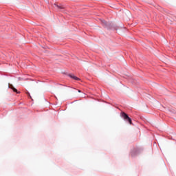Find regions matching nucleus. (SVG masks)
<instances>
[{
    "label": "nucleus",
    "instance_id": "nucleus-3",
    "mask_svg": "<svg viewBox=\"0 0 176 176\" xmlns=\"http://www.w3.org/2000/svg\"><path fill=\"white\" fill-rule=\"evenodd\" d=\"M13 91L14 92V93H16L17 94H19V93H20L19 91H17V89H16V88H13Z\"/></svg>",
    "mask_w": 176,
    "mask_h": 176
},
{
    "label": "nucleus",
    "instance_id": "nucleus-7",
    "mask_svg": "<svg viewBox=\"0 0 176 176\" xmlns=\"http://www.w3.org/2000/svg\"><path fill=\"white\" fill-rule=\"evenodd\" d=\"M78 92L80 93V90H78Z\"/></svg>",
    "mask_w": 176,
    "mask_h": 176
},
{
    "label": "nucleus",
    "instance_id": "nucleus-4",
    "mask_svg": "<svg viewBox=\"0 0 176 176\" xmlns=\"http://www.w3.org/2000/svg\"><path fill=\"white\" fill-rule=\"evenodd\" d=\"M9 88L12 89V90H13V89H14V87H13L12 85H9Z\"/></svg>",
    "mask_w": 176,
    "mask_h": 176
},
{
    "label": "nucleus",
    "instance_id": "nucleus-5",
    "mask_svg": "<svg viewBox=\"0 0 176 176\" xmlns=\"http://www.w3.org/2000/svg\"><path fill=\"white\" fill-rule=\"evenodd\" d=\"M57 6L58 9H63V8L60 6Z\"/></svg>",
    "mask_w": 176,
    "mask_h": 176
},
{
    "label": "nucleus",
    "instance_id": "nucleus-2",
    "mask_svg": "<svg viewBox=\"0 0 176 176\" xmlns=\"http://www.w3.org/2000/svg\"><path fill=\"white\" fill-rule=\"evenodd\" d=\"M69 76L72 78V79H74V80H80L79 78L74 76V74H69Z\"/></svg>",
    "mask_w": 176,
    "mask_h": 176
},
{
    "label": "nucleus",
    "instance_id": "nucleus-6",
    "mask_svg": "<svg viewBox=\"0 0 176 176\" xmlns=\"http://www.w3.org/2000/svg\"><path fill=\"white\" fill-rule=\"evenodd\" d=\"M27 94L29 96V97L31 98V95L30 94V92H28Z\"/></svg>",
    "mask_w": 176,
    "mask_h": 176
},
{
    "label": "nucleus",
    "instance_id": "nucleus-1",
    "mask_svg": "<svg viewBox=\"0 0 176 176\" xmlns=\"http://www.w3.org/2000/svg\"><path fill=\"white\" fill-rule=\"evenodd\" d=\"M121 117H122L123 119L126 120V122H128L129 123V124H133V122L131 121V118H130V117H129V116L126 113L122 112L121 113Z\"/></svg>",
    "mask_w": 176,
    "mask_h": 176
}]
</instances>
